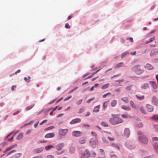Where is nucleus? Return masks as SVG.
I'll use <instances>...</instances> for the list:
<instances>
[{"instance_id": "f257e3e1", "label": "nucleus", "mask_w": 158, "mask_h": 158, "mask_svg": "<svg viewBox=\"0 0 158 158\" xmlns=\"http://www.w3.org/2000/svg\"><path fill=\"white\" fill-rule=\"evenodd\" d=\"M111 116L113 118H110L109 121L112 124H118L122 123L123 121L121 118L118 117V114H112Z\"/></svg>"}, {"instance_id": "f03ea898", "label": "nucleus", "mask_w": 158, "mask_h": 158, "mask_svg": "<svg viewBox=\"0 0 158 158\" xmlns=\"http://www.w3.org/2000/svg\"><path fill=\"white\" fill-rule=\"evenodd\" d=\"M138 135H139L138 137V139L139 141L144 144L148 143V141L147 138L143 135L141 131H139L138 133Z\"/></svg>"}, {"instance_id": "7ed1b4c3", "label": "nucleus", "mask_w": 158, "mask_h": 158, "mask_svg": "<svg viewBox=\"0 0 158 158\" xmlns=\"http://www.w3.org/2000/svg\"><path fill=\"white\" fill-rule=\"evenodd\" d=\"M132 69L136 74L138 75L144 72V70L141 68L139 65H137L133 67L132 68Z\"/></svg>"}, {"instance_id": "20e7f679", "label": "nucleus", "mask_w": 158, "mask_h": 158, "mask_svg": "<svg viewBox=\"0 0 158 158\" xmlns=\"http://www.w3.org/2000/svg\"><path fill=\"white\" fill-rule=\"evenodd\" d=\"M68 132V130L67 129H60L59 131V133L60 135L61 136H64Z\"/></svg>"}, {"instance_id": "39448f33", "label": "nucleus", "mask_w": 158, "mask_h": 158, "mask_svg": "<svg viewBox=\"0 0 158 158\" xmlns=\"http://www.w3.org/2000/svg\"><path fill=\"white\" fill-rule=\"evenodd\" d=\"M82 158H89L90 156V154L89 151L85 150L82 152Z\"/></svg>"}, {"instance_id": "423d86ee", "label": "nucleus", "mask_w": 158, "mask_h": 158, "mask_svg": "<svg viewBox=\"0 0 158 158\" xmlns=\"http://www.w3.org/2000/svg\"><path fill=\"white\" fill-rule=\"evenodd\" d=\"M153 140L155 141L156 140L157 141L156 142H155L154 144V147L156 151L158 153V138L155 137H153L152 138Z\"/></svg>"}, {"instance_id": "0eeeda50", "label": "nucleus", "mask_w": 158, "mask_h": 158, "mask_svg": "<svg viewBox=\"0 0 158 158\" xmlns=\"http://www.w3.org/2000/svg\"><path fill=\"white\" fill-rule=\"evenodd\" d=\"M89 143L92 146H94L98 143V141L94 138H92L90 140Z\"/></svg>"}, {"instance_id": "6e6552de", "label": "nucleus", "mask_w": 158, "mask_h": 158, "mask_svg": "<svg viewBox=\"0 0 158 158\" xmlns=\"http://www.w3.org/2000/svg\"><path fill=\"white\" fill-rule=\"evenodd\" d=\"M82 132L79 131H74L72 132V135L75 137H77L80 136Z\"/></svg>"}, {"instance_id": "1a4fd4ad", "label": "nucleus", "mask_w": 158, "mask_h": 158, "mask_svg": "<svg viewBox=\"0 0 158 158\" xmlns=\"http://www.w3.org/2000/svg\"><path fill=\"white\" fill-rule=\"evenodd\" d=\"M152 102L153 104L157 105L158 104V100L155 96H153L152 98Z\"/></svg>"}, {"instance_id": "9d476101", "label": "nucleus", "mask_w": 158, "mask_h": 158, "mask_svg": "<svg viewBox=\"0 0 158 158\" xmlns=\"http://www.w3.org/2000/svg\"><path fill=\"white\" fill-rule=\"evenodd\" d=\"M81 119L79 118H76L72 120L70 122V124H74L76 123H79L81 122Z\"/></svg>"}, {"instance_id": "9b49d317", "label": "nucleus", "mask_w": 158, "mask_h": 158, "mask_svg": "<svg viewBox=\"0 0 158 158\" xmlns=\"http://www.w3.org/2000/svg\"><path fill=\"white\" fill-rule=\"evenodd\" d=\"M146 108L147 110L149 112H152L153 110V106L149 104H147L146 105Z\"/></svg>"}, {"instance_id": "f8f14e48", "label": "nucleus", "mask_w": 158, "mask_h": 158, "mask_svg": "<svg viewBox=\"0 0 158 158\" xmlns=\"http://www.w3.org/2000/svg\"><path fill=\"white\" fill-rule=\"evenodd\" d=\"M43 149L44 148L43 147H40V148H37L34 149L33 150V152L35 153H38L42 152Z\"/></svg>"}, {"instance_id": "ddd939ff", "label": "nucleus", "mask_w": 158, "mask_h": 158, "mask_svg": "<svg viewBox=\"0 0 158 158\" xmlns=\"http://www.w3.org/2000/svg\"><path fill=\"white\" fill-rule=\"evenodd\" d=\"M130 134L129 129L128 128H126L124 130V135L127 137H128Z\"/></svg>"}, {"instance_id": "4468645a", "label": "nucleus", "mask_w": 158, "mask_h": 158, "mask_svg": "<svg viewBox=\"0 0 158 158\" xmlns=\"http://www.w3.org/2000/svg\"><path fill=\"white\" fill-rule=\"evenodd\" d=\"M55 135L54 133H49L47 134L45 136V137L46 138H52L55 136Z\"/></svg>"}, {"instance_id": "2eb2a0df", "label": "nucleus", "mask_w": 158, "mask_h": 158, "mask_svg": "<svg viewBox=\"0 0 158 158\" xmlns=\"http://www.w3.org/2000/svg\"><path fill=\"white\" fill-rule=\"evenodd\" d=\"M158 53V49H155L152 50L151 53L150 55L152 56Z\"/></svg>"}, {"instance_id": "dca6fc26", "label": "nucleus", "mask_w": 158, "mask_h": 158, "mask_svg": "<svg viewBox=\"0 0 158 158\" xmlns=\"http://www.w3.org/2000/svg\"><path fill=\"white\" fill-rule=\"evenodd\" d=\"M17 146V144H14V145H11L10 147L6 148V149L3 152V153H5L6 152L10 150L13 148L16 147Z\"/></svg>"}, {"instance_id": "f3484780", "label": "nucleus", "mask_w": 158, "mask_h": 158, "mask_svg": "<svg viewBox=\"0 0 158 158\" xmlns=\"http://www.w3.org/2000/svg\"><path fill=\"white\" fill-rule=\"evenodd\" d=\"M145 68L148 70H152L154 69V67L151 64H147L145 66Z\"/></svg>"}, {"instance_id": "a211bd4d", "label": "nucleus", "mask_w": 158, "mask_h": 158, "mask_svg": "<svg viewBox=\"0 0 158 158\" xmlns=\"http://www.w3.org/2000/svg\"><path fill=\"white\" fill-rule=\"evenodd\" d=\"M121 108L127 110H131V108L129 106L125 105H123L121 106Z\"/></svg>"}, {"instance_id": "6ab92c4d", "label": "nucleus", "mask_w": 158, "mask_h": 158, "mask_svg": "<svg viewBox=\"0 0 158 158\" xmlns=\"http://www.w3.org/2000/svg\"><path fill=\"white\" fill-rule=\"evenodd\" d=\"M149 87V85L148 83H145L141 86V88L143 89H147Z\"/></svg>"}, {"instance_id": "aec40b11", "label": "nucleus", "mask_w": 158, "mask_h": 158, "mask_svg": "<svg viewBox=\"0 0 158 158\" xmlns=\"http://www.w3.org/2000/svg\"><path fill=\"white\" fill-rule=\"evenodd\" d=\"M22 155L21 153H18L12 156L11 158H19L21 157Z\"/></svg>"}, {"instance_id": "412c9836", "label": "nucleus", "mask_w": 158, "mask_h": 158, "mask_svg": "<svg viewBox=\"0 0 158 158\" xmlns=\"http://www.w3.org/2000/svg\"><path fill=\"white\" fill-rule=\"evenodd\" d=\"M100 105H98L94 107L93 110V111L95 112H98L99 111V109L100 107Z\"/></svg>"}, {"instance_id": "4be33fe9", "label": "nucleus", "mask_w": 158, "mask_h": 158, "mask_svg": "<svg viewBox=\"0 0 158 158\" xmlns=\"http://www.w3.org/2000/svg\"><path fill=\"white\" fill-rule=\"evenodd\" d=\"M107 135L106 134H105L104 135V136H103L102 138V140L103 142L105 143H108V142L106 139V137H107Z\"/></svg>"}, {"instance_id": "5701e85b", "label": "nucleus", "mask_w": 158, "mask_h": 158, "mask_svg": "<svg viewBox=\"0 0 158 158\" xmlns=\"http://www.w3.org/2000/svg\"><path fill=\"white\" fill-rule=\"evenodd\" d=\"M63 147V144H58L56 147V149L59 150H60L62 149Z\"/></svg>"}, {"instance_id": "b1692460", "label": "nucleus", "mask_w": 158, "mask_h": 158, "mask_svg": "<svg viewBox=\"0 0 158 158\" xmlns=\"http://www.w3.org/2000/svg\"><path fill=\"white\" fill-rule=\"evenodd\" d=\"M23 137V133H22L19 134L17 137L16 139L19 140L22 139Z\"/></svg>"}, {"instance_id": "393cba45", "label": "nucleus", "mask_w": 158, "mask_h": 158, "mask_svg": "<svg viewBox=\"0 0 158 158\" xmlns=\"http://www.w3.org/2000/svg\"><path fill=\"white\" fill-rule=\"evenodd\" d=\"M151 119L156 121H158V115H154L153 116L151 117Z\"/></svg>"}, {"instance_id": "a878e982", "label": "nucleus", "mask_w": 158, "mask_h": 158, "mask_svg": "<svg viewBox=\"0 0 158 158\" xmlns=\"http://www.w3.org/2000/svg\"><path fill=\"white\" fill-rule=\"evenodd\" d=\"M137 98L140 100H142L144 99V97L143 95H141L139 94H137L136 95Z\"/></svg>"}, {"instance_id": "bb28decb", "label": "nucleus", "mask_w": 158, "mask_h": 158, "mask_svg": "<svg viewBox=\"0 0 158 158\" xmlns=\"http://www.w3.org/2000/svg\"><path fill=\"white\" fill-rule=\"evenodd\" d=\"M110 84L108 83L103 85L101 87L102 89H104L107 88L109 86Z\"/></svg>"}, {"instance_id": "cd10ccee", "label": "nucleus", "mask_w": 158, "mask_h": 158, "mask_svg": "<svg viewBox=\"0 0 158 158\" xmlns=\"http://www.w3.org/2000/svg\"><path fill=\"white\" fill-rule=\"evenodd\" d=\"M129 54V52H126L123 53L121 55V58L122 59L125 57Z\"/></svg>"}, {"instance_id": "c85d7f7f", "label": "nucleus", "mask_w": 158, "mask_h": 158, "mask_svg": "<svg viewBox=\"0 0 158 158\" xmlns=\"http://www.w3.org/2000/svg\"><path fill=\"white\" fill-rule=\"evenodd\" d=\"M117 103V101L116 100H113L112 101L111 103V106L112 107L115 106Z\"/></svg>"}, {"instance_id": "c756f323", "label": "nucleus", "mask_w": 158, "mask_h": 158, "mask_svg": "<svg viewBox=\"0 0 158 158\" xmlns=\"http://www.w3.org/2000/svg\"><path fill=\"white\" fill-rule=\"evenodd\" d=\"M155 36H153V37L150 38L149 39V40L146 41V44H148L153 41L154 40H155Z\"/></svg>"}, {"instance_id": "7c9ffc66", "label": "nucleus", "mask_w": 158, "mask_h": 158, "mask_svg": "<svg viewBox=\"0 0 158 158\" xmlns=\"http://www.w3.org/2000/svg\"><path fill=\"white\" fill-rule=\"evenodd\" d=\"M140 109L142 113H143L144 114H147L146 111L143 107H141L140 108Z\"/></svg>"}, {"instance_id": "2f4dec72", "label": "nucleus", "mask_w": 158, "mask_h": 158, "mask_svg": "<svg viewBox=\"0 0 158 158\" xmlns=\"http://www.w3.org/2000/svg\"><path fill=\"white\" fill-rule=\"evenodd\" d=\"M111 145L112 147L116 148L118 150H119L120 149V148H119L118 145L115 143H112L111 144Z\"/></svg>"}, {"instance_id": "473e14b6", "label": "nucleus", "mask_w": 158, "mask_h": 158, "mask_svg": "<svg viewBox=\"0 0 158 158\" xmlns=\"http://www.w3.org/2000/svg\"><path fill=\"white\" fill-rule=\"evenodd\" d=\"M108 104V101H106V102H105L103 104V108L104 109V110L106 109V108Z\"/></svg>"}, {"instance_id": "72a5a7b5", "label": "nucleus", "mask_w": 158, "mask_h": 158, "mask_svg": "<svg viewBox=\"0 0 158 158\" xmlns=\"http://www.w3.org/2000/svg\"><path fill=\"white\" fill-rule=\"evenodd\" d=\"M121 100L126 103H127L128 102V100L127 97H125L122 98H121Z\"/></svg>"}, {"instance_id": "f704fd0d", "label": "nucleus", "mask_w": 158, "mask_h": 158, "mask_svg": "<svg viewBox=\"0 0 158 158\" xmlns=\"http://www.w3.org/2000/svg\"><path fill=\"white\" fill-rule=\"evenodd\" d=\"M123 64V62H120L119 63L116 64V66L114 67L115 68H117L120 67L122 66Z\"/></svg>"}, {"instance_id": "c9c22d12", "label": "nucleus", "mask_w": 158, "mask_h": 158, "mask_svg": "<svg viewBox=\"0 0 158 158\" xmlns=\"http://www.w3.org/2000/svg\"><path fill=\"white\" fill-rule=\"evenodd\" d=\"M31 77L29 76H28L27 77H25L24 78V81L26 82H29L30 81Z\"/></svg>"}, {"instance_id": "e433bc0d", "label": "nucleus", "mask_w": 158, "mask_h": 158, "mask_svg": "<svg viewBox=\"0 0 158 158\" xmlns=\"http://www.w3.org/2000/svg\"><path fill=\"white\" fill-rule=\"evenodd\" d=\"M79 143L81 144H84L85 143V140L84 139L81 138L80 139Z\"/></svg>"}, {"instance_id": "4c0bfd02", "label": "nucleus", "mask_w": 158, "mask_h": 158, "mask_svg": "<svg viewBox=\"0 0 158 158\" xmlns=\"http://www.w3.org/2000/svg\"><path fill=\"white\" fill-rule=\"evenodd\" d=\"M53 147L54 146L52 145H48L45 147V149L46 150H48Z\"/></svg>"}, {"instance_id": "58836bf2", "label": "nucleus", "mask_w": 158, "mask_h": 158, "mask_svg": "<svg viewBox=\"0 0 158 158\" xmlns=\"http://www.w3.org/2000/svg\"><path fill=\"white\" fill-rule=\"evenodd\" d=\"M85 111V109L83 107L80 108L79 110L78 113H79L83 112Z\"/></svg>"}, {"instance_id": "ea45409f", "label": "nucleus", "mask_w": 158, "mask_h": 158, "mask_svg": "<svg viewBox=\"0 0 158 158\" xmlns=\"http://www.w3.org/2000/svg\"><path fill=\"white\" fill-rule=\"evenodd\" d=\"M130 105L132 107H133V108H135V106L134 105V103L131 100V101H130Z\"/></svg>"}, {"instance_id": "a19ab883", "label": "nucleus", "mask_w": 158, "mask_h": 158, "mask_svg": "<svg viewBox=\"0 0 158 158\" xmlns=\"http://www.w3.org/2000/svg\"><path fill=\"white\" fill-rule=\"evenodd\" d=\"M34 106V105H31V106H29L26 108V110H28L31 109V108H32Z\"/></svg>"}, {"instance_id": "79ce46f5", "label": "nucleus", "mask_w": 158, "mask_h": 158, "mask_svg": "<svg viewBox=\"0 0 158 158\" xmlns=\"http://www.w3.org/2000/svg\"><path fill=\"white\" fill-rule=\"evenodd\" d=\"M94 99H95V98H94V97L92 98L87 100L86 101V102L88 103H90L91 101L94 100Z\"/></svg>"}, {"instance_id": "37998d69", "label": "nucleus", "mask_w": 158, "mask_h": 158, "mask_svg": "<svg viewBox=\"0 0 158 158\" xmlns=\"http://www.w3.org/2000/svg\"><path fill=\"white\" fill-rule=\"evenodd\" d=\"M101 124L104 127H108V124L106 123L105 122H102L101 123Z\"/></svg>"}, {"instance_id": "c03bdc74", "label": "nucleus", "mask_w": 158, "mask_h": 158, "mask_svg": "<svg viewBox=\"0 0 158 158\" xmlns=\"http://www.w3.org/2000/svg\"><path fill=\"white\" fill-rule=\"evenodd\" d=\"M132 87V85H130L127 86L125 88V89L127 90H130L131 89Z\"/></svg>"}, {"instance_id": "a18cd8bd", "label": "nucleus", "mask_w": 158, "mask_h": 158, "mask_svg": "<svg viewBox=\"0 0 158 158\" xmlns=\"http://www.w3.org/2000/svg\"><path fill=\"white\" fill-rule=\"evenodd\" d=\"M16 151L15 150H13L7 154V156H8L10 155V154L13 153L15 152H16Z\"/></svg>"}, {"instance_id": "49530a36", "label": "nucleus", "mask_w": 158, "mask_h": 158, "mask_svg": "<svg viewBox=\"0 0 158 158\" xmlns=\"http://www.w3.org/2000/svg\"><path fill=\"white\" fill-rule=\"evenodd\" d=\"M82 101V99L79 100L76 102V103L77 105H79L81 103Z\"/></svg>"}, {"instance_id": "de8ad7c7", "label": "nucleus", "mask_w": 158, "mask_h": 158, "mask_svg": "<svg viewBox=\"0 0 158 158\" xmlns=\"http://www.w3.org/2000/svg\"><path fill=\"white\" fill-rule=\"evenodd\" d=\"M128 117L129 115L128 114H123L122 115V117L123 118H127Z\"/></svg>"}, {"instance_id": "09e8293b", "label": "nucleus", "mask_w": 158, "mask_h": 158, "mask_svg": "<svg viewBox=\"0 0 158 158\" xmlns=\"http://www.w3.org/2000/svg\"><path fill=\"white\" fill-rule=\"evenodd\" d=\"M57 107H58V106H56L55 108H52L49 109L48 110H47V111H45V112H48L49 111V110L52 109H53V111H54L55 110H56L57 108Z\"/></svg>"}, {"instance_id": "8fccbe9b", "label": "nucleus", "mask_w": 158, "mask_h": 158, "mask_svg": "<svg viewBox=\"0 0 158 158\" xmlns=\"http://www.w3.org/2000/svg\"><path fill=\"white\" fill-rule=\"evenodd\" d=\"M107 137L108 139L110 141H113L114 140V138L110 137L108 136V135H107Z\"/></svg>"}, {"instance_id": "3c124183", "label": "nucleus", "mask_w": 158, "mask_h": 158, "mask_svg": "<svg viewBox=\"0 0 158 158\" xmlns=\"http://www.w3.org/2000/svg\"><path fill=\"white\" fill-rule=\"evenodd\" d=\"M111 93H108L107 94H105L102 96V97L104 98H105L108 95H110Z\"/></svg>"}, {"instance_id": "603ef678", "label": "nucleus", "mask_w": 158, "mask_h": 158, "mask_svg": "<svg viewBox=\"0 0 158 158\" xmlns=\"http://www.w3.org/2000/svg\"><path fill=\"white\" fill-rule=\"evenodd\" d=\"M127 145V146L128 147V148L130 149H133L134 148V146H131L130 145Z\"/></svg>"}, {"instance_id": "864d4df0", "label": "nucleus", "mask_w": 158, "mask_h": 158, "mask_svg": "<svg viewBox=\"0 0 158 158\" xmlns=\"http://www.w3.org/2000/svg\"><path fill=\"white\" fill-rule=\"evenodd\" d=\"M65 27L66 28L69 29L70 28V27L69 24L67 23L65 25Z\"/></svg>"}, {"instance_id": "5fc2aeb1", "label": "nucleus", "mask_w": 158, "mask_h": 158, "mask_svg": "<svg viewBox=\"0 0 158 158\" xmlns=\"http://www.w3.org/2000/svg\"><path fill=\"white\" fill-rule=\"evenodd\" d=\"M91 134L93 136H94L96 137L97 136L96 133L94 131H92L91 132Z\"/></svg>"}, {"instance_id": "6e6d98bb", "label": "nucleus", "mask_w": 158, "mask_h": 158, "mask_svg": "<svg viewBox=\"0 0 158 158\" xmlns=\"http://www.w3.org/2000/svg\"><path fill=\"white\" fill-rule=\"evenodd\" d=\"M127 39L130 40L131 42H133V38L132 37L128 38Z\"/></svg>"}, {"instance_id": "4d7b16f0", "label": "nucleus", "mask_w": 158, "mask_h": 158, "mask_svg": "<svg viewBox=\"0 0 158 158\" xmlns=\"http://www.w3.org/2000/svg\"><path fill=\"white\" fill-rule=\"evenodd\" d=\"M47 121V119H45V120H44L43 121H42L40 123V125H42L44 123H46Z\"/></svg>"}, {"instance_id": "13d9d810", "label": "nucleus", "mask_w": 158, "mask_h": 158, "mask_svg": "<svg viewBox=\"0 0 158 158\" xmlns=\"http://www.w3.org/2000/svg\"><path fill=\"white\" fill-rule=\"evenodd\" d=\"M71 97H72L71 95L69 96L68 97H67L66 98H65L64 100V101H65L68 100H69L70 98Z\"/></svg>"}, {"instance_id": "bf43d9fd", "label": "nucleus", "mask_w": 158, "mask_h": 158, "mask_svg": "<svg viewBox=\"0 0 158 158\" xmlns=\"http://www.w3.org/2000/svg\"><path fill=\"white\" fill-rule=\"evenodd\" d=\"M153 85L155 88H156L157 87V85L156 83L155 82L153 83Z\"/></svg>"}, {"instance_id": "052dcab7", "label": "nucleus", "mask_w": 158, "mask_h": 158, "mask_svg": "<svg viewBox=\"0 0 158 158\" xmlns=\"http://www.w3.org/2000/svg\"><path fill=\"white\" fill-rule=\"evenodd\" d=\"M31 130H29L27 131V132L26 133V135H28L30 133H31Z\"/></svg>"}, {"instance_id": "680f3d73", "label": "nucleus", "mask_w": 158, "mask_h": 158, "mask_svg": "<svg viewBox=\"0 0 158 158\" xmlns=\"http://www.w3.org/2000/svg\"><path fill=\"white\" fill-rule=\"evenodd\" d=\"M47 158H54V156L52 155H48L47 157Z\"/></svg>"}, {"instance_id": "e2e57ef3", "label": "nucleus", "mask_w": 158, "mask_h": 158, "mask_svg": "<svg viewBox=\"0 0 158 158\" xmlns=\"http://www.w3.org/2000/svg\"><path fill=\"white\" fill-rule=\"evenodd\" d=\"M16 86L15 85H13L11 87V90L13 91L14 90V89L16 88Z\"/></svg>"}, {"instance_id": "0e129e2a", "label": "nucleus", "mask_w": 158, "mask_h": 158, "mask_svg": "<svg viewBox=\"0 0 158 158\" xmlns=\"http://www.w3.org/2000/svg\"><path fill=\"white\" fill-rule=\"evenodd\" d=\"M39 123V122L38 121L34 124V127L35 128H36L37 127L38 124Z\"/></svg>"}, {"instance_id": "69168bd1", "label": "nucleus", "mask_w": 158, "mask_h": 158, "mask_svg": "<svg viewBox=\"0 0 158 158\" xmlns=\"http://www.w3.org/2000/svg\"><path fill=\"white\" fill-rule=\"evenodd\" d=\"M19 112V110H18L17 111H16V112H14L13 114V115H16L17 114H18Z\"/></svg>"}, {"instance_id": "338daca9", "label": "nucleus", "mask_w": 158, "mask_h": 158, "mask_svg": "<svg viewBox=\"0 0 158 158\" xmlns=\"http://www.w3.org/2000/svg\"><path fill=\"white\" fill-rule=\"evenodd\" d=\"M83 126L85 127H89V125L87 124H83Z\"/></svg>"}, {"instance_id": "774afa93", "label": "nucleus", "mask_w": 158, "mask_h": 158, "mask_svg": "<svg viewBox=\"0 0 158 158\" xmlns=\"http://www.w3.org/2000/svg\"><path fill=\"white\" fill-rule=\"evenodd\" d=\"M90 114V112H87L86 114L85 115L86 117L89 116Z\"/></svg>"}]
</instances>
